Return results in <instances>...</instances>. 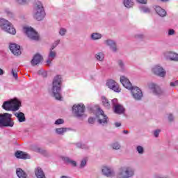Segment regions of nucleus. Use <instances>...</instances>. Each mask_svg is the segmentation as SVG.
Instances as JSON below:
<instances>
[{
  "instance_id": "f257e3e1",
  "label": "nucleus",
  "mask_w": 178,
  "mask_h": 178,
  "mask_svg": "<svg viewBox=\"0 0 178 178\" xmlns=\"http://www.w3.org/2000/svg\"><path fill=\"white\" fill-rule=\"evenodd\" d=\"M51 91L53 96L58 101L62 99V76L60 75H56L52 82Z\"/></svg>"
},
{
  "instance_id": "f03ea898",
  "label": "nucleus",
  "mask_w": 178,
  "mask_h": 178,
  "mask_svg": "<svg viewBox=\"0 0 178 178\" xmlns=\"http://www.w3.org/2000/svg\"><path fill=\"white\" fill-rule=\"evenodd\" d=\"M46 15L42 3L39 0H35L33 13V19L38 22H41L44 20Z\"/></svg>"
},
{
  "instance_id": "7ed1b4c3",
  "label": "nucleus",
  "mask_w": 178,
  "mask_h": 178,
  "mask_svg": "<svg viewBox=\"0 0 178 178\" xmlns=\"http://www.w3.org/2000/svg\"><path fill=\"white\" fill-rule=\"evenodd\" d=\"M22 106V102H20L17 98H14L8 101H5L3 103L2 108L4 111L16 112L20 109Z\"/></svg>"
},
{
  "instance_id": "20e7f679",
  "label": "nucleus",
  "mask_w": 178,
  "mask_h": 178,
  "mask_svg": "<svg viewBox=\"0 0 178 178\" xmlns=\"http://www.w3.org/2000/svg\"><path fill=\"white\" fill-rule=\"evenodd\" d=\"M134 176V168L130 166L121 167L116 173L117 178H132Z\"/></svg>"
},
{
  "instance_id": "39448f33",
  "label": "nucleus",
  "mask_w": 178,
  "mask_h": 178,
  "mask_svg": "<svg viewBox=\"0 0 178 178\" xmlns=\"http://www.w3.org/2000/svg\"><path fill=\"white\" fill-rule=\"evenodd\" d=\"M13 127L15 122L12 119V114L4 113H0V127Z\"/></svg>"
},
{
  "instance_id": "423d86ee",
  "label": "nucleus",
  "mask_w": 178,
  "mask_h": 178,
  "mask_svg": "<svg viewBox=\"0 0 178 178\" xmlns=\"http://www.w3.org/2000/svg\"><path fill=\"white\" fill-rule=\"evenodd\" d=\"M0 29L6 31V33H8V34H12L13 35L16 34V29L13 27L12 23L3 18H0Z\"/></svg>"
},
{
  "instance_id": "0eeeda50",
  "label": "nucleus",
  "mask_w": 178,
  "mask_h": 178,
  "mask_svg": "<svg viewBox=\"0 0 178 178\" xmlns=\"http://www.w3.org/2000/svg\"><path fill=\"white\" fill-rule=\"evenodd\" d=\"M96 118L98 119L97 122L99 124H102V126H108V124L109 123V118H108V115H105L104 111L100 108L97 109Z\"/></svg>"
},
{
  "instance_id": "6e6552de",
  "label": "nucleus",
  "mask_w": 178,
  "mask_h": 178,
  "mask_svg": "<svg viewBox=\"0 0 178 178\" xmlns=\"http://www.w3.org/2000/svg\"><path fill=\"white\" fill-rule=\"evenodd\" d=\"M96 118L98 119L97 122L99 124H102V126H108V124L109 123V118H108V115H105L104 111L100 108L97 109Z\"/></svg>"
},
{
  "instance_id": "1a4fd4ad",
  "label": "nucleus",
  "mask_w": 178,
  "mask_h": 178,
  "mask_svg": "<svg viewBox=\"0 0 178 178\" xmlns=\"http://www.w3.org/2000/svg\"><path fill=\"white\" fill-rule=\"evenodd\" d=\"M24 33L27 35V37H29L30 40H33V41H38V40H40L38 33H37V31L32 27H24Z\"/></svg>"
},
{
  "instance_id": "9d476101",
  "label": "nucleus",
  "mask_w": 178,
  "mask_h": 178,
  "mask_svg": "<svg viewBox=\"0 0 178 178\" xmlns=\"http://www.w3.org/2000/svg\"><path fill=\"white\" fill-rule=\"evenodd\" d=\"M86 106H84V104H74L72 106V112L76 118H81L84 115Z\"/></svg>"
},
{
  "instance_id": "9b49d317",
  "label": "nucleus",
  "mask_w": 178,
  "mask_h": 178,
  "mask_svg": "<svg viewBox=\"0 0 178 178\" xmlns=\"http://www.w3.org/2000/svg\"><path fill=\"white\" fill-rule=\"evenodd\" d=\"M111 104L115 113H117V115H122V113H124V107L118 103V99H112Z\"/></svg>"
},
{
  "instance_id": "f8f14e48",
  "label": "nucleus",
  "mask_w": 178,
  "mask_h": 178,
  "mask_svg": "<svg viewBox=\"0 0 178 178\" xmlns=\"http://www.w3.org/2000/svg\"><path fill=\"white\" fill-rule=\"evenodd\" d=\"M149 88L152 91L154 95H157L158 97H162V95H165V92L162 90V89H161V87H159V86L155 83H149Z\"/></svg>"
},
{
  "instance_id": "ddd939ff",
  "label": "nucleus",
  "mask_w": 178,
  "mask_h": 178,
  "mask_svg": "<svg viewBox=\"0 0 178 178\" xmlns=\"http://www.w3.org/2000/svg\"><path fill=\"white\" fill-rule=\"evenodd\" d=\"M129 90H131L133 98H134L136 101H141L143 98V91L140 90L138 87L132 86Z\"/></svg>"
},
{
  "instance_id": "4468645a",
  "label": "nucleus",
  "mask_w": 178,
  "mask_h": 178,
  "mask_svg": "<svg viewBox=\"0 0 178 178\" xmlns=\"http://www.w3.org/2000/svg\"><path fill=\"white\" fill-rule=\"evenodd\" d=\"M152 72L156 76H159V77H165L166 76V71L164 70L163 67L161 65H155L152 69Z\"/></svg>"
},
{
  "instance_id": "2eb2a0df",
  "label": "nucleus",
  "mask_w": 178,
  "mask_h": 178,
  "mask_svg": "<svg viewBox=\"0 0 178 178\" xmlns=\"http://www.w3.org/2000/svg\"><path fill=\"white\" fill-rule=\"evenodd\" d=\"M106 86L107 87H108V88H110V90H113V91H115V92H120L121 91L119 85L113 79H110L107 81Z\"/></svg>"
},
{
  "instance_id": "dca6fc26",
  "label": "nucleus",
  "mask_w": 178,
  "mask_h": 178,
  "mask_svg": "<svg viewBox=\"0 0 178 178\" xmlns=\"http://www.w3.org/2000/svg\"><path fill=\"white\" fill-rule=\"evenodd\" d=\"M164 56L165 58L173 62H178V54L173 51H165L164 53Z\"/></svg>"
},
{
  "instance_id": "f3484780",
  "label": "nucleus",
  "mask_w": 178,
  "mask_h": 178,
  "mask_svg": "<svg viewBox=\"0 0 178 178\" xmlns=\"http://www.w3.org/2000/svg\"><path fill=\"white\" fill-rule=\"evenodd\" d=\"M9 48L12 54L16 56H19V55L22 54V51H20V46L19 44L15 43L10 44Z\"/></svg>"
},
{
  "instance_id": "a211bd4d",
  "label": "nucleus",
  "mask_w": 178,
  "mask_h": 178,
  "mask_svg": "<svg viewBox=\"0 0 178 178\" xmlns=\"http://www.w3.org/2000/svg\"><path fill=\"white\" fill-rule=\"evenodd\" d=\"M56 58V51L52 50L51 49H49L48 58L46 61L47 66H50L51 63H52V60Z\"/></svg>"
},
{
  "instance_id": "6ab92c4d",
  "label": "nucleus",
  "mask_w": 178,
  "mask_h": 178,
  "mask_svg": "<svg viewBox=\"0 0 178 178\" xmlns=\"http://www.w3.org/2000/svg\"><path fill=\"white\" fill-rule=\"evenodd\" d=\"M120 83L122 84L123 87L127 88V90H131L133 85L129 80V79L126 78L124 76H122L120 77Z\"/></svg>"
},
{
  "instance_id": "aec40b11",
  "label": "nucleus",
  "mask_w": 178,
  "mask_h": 178,
  "mask_svg": "<svg viewBox=\"0 0 178 178\" xmlns=\"http://www.w3.org/2000/svg\"><path fill=\"white\" fill-rule=\"evenodd\" d=\"M104 44H106L107 47H109L113 52H118V46L116 45V42H115V40H106L104 41Z\"/></svg>"
},
{
  "instance_id": "412c9836",
  "label": "nucleus",
  "mask_w": 178,
  "mask_h": 178,
  "mask_svg": "<svg viewBox=\"0 0 178 178\" xmlns=\"http://www.w3.org/2000/svg\"><path fill=\"white\" fill-rule=\"evenodd\" d=\"M44 58H42V56H41L40 54H36L31 60V65L32 66H37V65L41 63V61Z\"/></svg>"
},
{
  "instance_id": "4be33fe9",
  "label": "nucleus",
  "mask_w": 178,
  "mask_h": 178,
  "mask_svg": "<svg viewBox=\"0 0 178 178\" xmlns=\"http://www.w3.org/2000/svg\"><path fill=\"white\" fill-rule=\"evenodd\" d=\"M102 173L104 176H106V177H113V176H115V172L106 166L102 167Z\"/></svg>"
},
{
  "instance_id": "5701e85b",
  "label": "nucleus",
  "mask_w": 178,
  "mask_h": 178,
  "mask_svg": "<svg viewBox=\"0 0 178 178\" xmlns=\"http://www.w3.org/2000/svg\"><path fill=\"white\" fill-rule=\"evenodd\" d=\"M15 155L18 159H30V155L20 150L17 151Z\"/></svg>"
},
{
  "instance_id": "b1692460",
  "label": "nucleus",
  "mask_w": 178,
  "mask_h": 178,
  "mask_svg": "<svg viewBox=\"0 0 178 178\" xmlns=\"http://www.w3.org/2000/svg\"><path fill=\"white\" fill-rule=\"evenodd\" d=\"M35 175L37 178H47L45 177V173L44 172V170H42V168L40 167H38L35 170Z\"/></svg>"
},
{
  "instance_id": "393cba45",
  "label": "nucleus",
  "mask_w": 178,
  "mask_h": 178,
  "mask_svg": "<svg viewBox=\"0 0 178 178\" xmlns=\"http://www.w3.org/2000/svg\"><path fill=\"white\" fill-rule=\"evenodd\" d=\"M154 10L159 16H161V17H165V16H166V10L161 8V6H156Z\"/></svg>"
},
{
  "instance_id": "a878e982",
  "label": "nucleus",
  "mask_w": 178,
  "mask_h": 178,
  "mask_svg": "<svg viewBox=\"0 0 178 178\" xmlns=\"http://www.w3.org/2000/svg\"><path fill=\"white\" fill-rule=\"evenodd\" d=\"M15 116L17 117V119L19 123H23V122H26V115L23 113V112L15 113Z\"/></svg>"
},
{
  "instance_id": "bb28decb",
  "label": "nucleus",
  "mask_w": 178,
  "mask_h": 178,
  "mask_svg": "<svg viewBox=\"0 0 178 178\" xmlns=\"http://www.w3.org/2000/svg\"><path fill=\"white\" fill-rule=\"evenodd\" d=\"M68 130H70V128H66V127L57 128L55 129V133L56 134H58V136H63V134H65V133L68 131Z\"/></svg>"
},
{
  "instance_id": "cd10ccee",
  "label": "nucleus",
  "mask_w": 178,
  "mask_h": 178,
  "mask_svg": "<svg viewBox=\"0 0 178 178\" xmlns=\"http://www.w3.org/2000/svg\"><path fill=\"white\" fill-rule=\"evenodd\" d=\"M16 175L19 178H27V173L22 168H17Z\"/></svg>"
},
{
  "instance_id": "c85d7f7f",
  "label": "nucleus",
  "mask_w": 178,
  "mask_h": 178,
  "mask_svg": "<svg viewBox=\"0 0 178 178\" xmlns=\"http://www.w3.org/2000/svg\"><path fill=\"white\" fill-rule=\"evenodd\" d=\"M62 159L65 162V163H70V165H72V166H74V168L77 166V163L67 156H63Z\"/></svg>"
},
{
  "instance_id": "c756f323",
  "label": "nucleus",
  "mask_w": 178,
  "mask_h": 178,
  "mask_svg": "<svg viewBox=\"0 0 178 178\" xmlns=\"http://www.w3.org/2000/svg\"><path fill=\"white\" fill-rule=\"evenodd\" d=\"M90 38L93 41H97V40H101V38H102V35L98 33H92L90 35Z\"/></svg>"
},
{
  "instance_id": "7c9ffc66",
  "label": "nucleus",
  "mask_w": 178,
  "mask_h": 178,
  "mask_svg": "<svg viewBox=\"0 0 178 178\" xmlns=\"http://www.w3.org/2000/svg\"><path fill=\"white\" fill-rule=\"evenodd\" d=\"M102 101L104 106L107 109H109L111 108V103L108 102L106 97L102 96Z\"/></svg>"
},
{
  "instance_id": "2f4dec72",
  "label": "nucleus",
  "mask_w": 178,
  "mask_h": 178,
  "mask_svg": "<svg viewBox=\"0 0 178 178\" xmlns=\"http://www.w3.org/2000/svg\"><path fill=\"white\" fill-rule=\"evenodd\" d=\"M111 147L112 149H115V151H118L122 148V145L119 142H115L111 145Z\"/></svg>"
},
{
  "instance_id": "473e14b6",
  "label": "nucleus",
  "mask_w": 178,
  "mask_h": 178,
  "mask_svg": "<svg viewBox=\"0 0 178 178\" xmlns=\"http://www.w3.org/2000/svg\"><path fill=\"white\" fill-rule=\"evenodd\" d=\"M105 58V54L103 52H99L95 54V58L97 60H99V62H102Z\"/></svg>"
},
{
  "instance_id": "72a5a7b5",
  "label": "nucleus",
  "mask_w": 178,
  "mask_h": 178,
  "mask_svg": "<svg viewBox=\"0 0 178 178\" xmlns=\"http://www.w3.org/2000/svg\"><path fill=\"white\" fill-rule=\"evenodd\" d=\"M123 3L125 8H128V9H129V8H133V6L134 5V3H133L131 0H124Z\"/></svg>"
},
{
  "instance_id": "f704fd0d",
  "label": "nucleus",
  "mask_w": 178,
  "mask_h": 178,
  "mask_svg": "<svg viewBox=\"0 0 178 178\" xmlns=\"http://www.w3.org/2000/svg\"><path fill=\"white\" fill-rule=\"evenodd\" d=\"M136 151L139 154V155H143L145 152L144 150V147L143 146L138 145L136 147Z\"/></svg>"
},
{
  "instance_id": "c9c22d12",
  "label": "nucleus",
  "mask_w": 178,
  "mask_h": 178,
  "mask_svg": "<svg viewBox=\"0 0 178 178\" xmlns=\"http://www.w3.org/2000/svg\"><path fill=\"white\" fill-rule=\"evenodd\" d=\"M59 42H60V40H57L54 41V42L51 44L49 49L55 50V49L58 47V45H59Z\"/></svg>"
},
{
  "instance_id": "e433bc0d",
  "label": "nucleus",
  "mask_w": 178,
  "mask_h": 178,
  "mask_svg": "<svg viewBox=\"0 0 178 178\" xmlns=\"http://www.w3.org/2000/svg\"><path fill=\"white\" fill-rule=\"evenodd\" d=\"M36 152L42 154V155H44V156H47V155H48V152L46 150H44L40 147L36 148Z\"/></svg>"
},
{
  "instance_id": "4c0bfd02",
  "label": "nucleus",
  "mask_w": 178,
  "mask_h": 178,
  "mask_svg": "<svg viewBox=\"0 0 178 178\" xmlns=\"http://www.w3.org/2000/svg\"><path fill=\"white\" fill-rule=\"evenodd\" d=\"M140 9L143 13H151V10L148 7L143 6Z\"/></svg>"
},
{
  "instance_id": "58836bf2",
  "label": "nucleus",
  "mask_w": 178,
  "mask_h": 178,
  "mask_svg": "<svg viewBox=\"0 0 178 178\" xmlns=\"http://www.w3.org/2000/svg\"><path fill=\"white\" fill-rule=\"evenodd\" d=\"M38 74H39V76H42V77H47V76H48L47 71H45L44 70H39L38 72Z\"/></svg>"
},
{
  "instance_id": "ea45409f",
  "label": "nucleus",
  "mask_w": 178,
  "mask_h": 178,
  "mask_svg": "<svg viewBox=\"0 0 178 178\" xmlns=\"http://www.w3.org/2000/svg\"><path fill=\"white\" fill-rule=\"evenodd\" d=\"M19 5H27L30 2V0H15Z\"/></svg>"
},
{
  "instance_id": "a19ab883",
  "label": "nucleus",
  "mask_w": 178,
  "mask_h": 178,
  "mask_svg": "<svg viewBox=\"0 0 178 178\" xmlns=\"http://www.w3.org/2000/svg\"><path fill=\"white\" fill-rule=\"evenodd\" d=\"M64 123H65V120L62 118H59L55 121L54 124L59 126V124H63Z\"/></svg>"
},
{
  "instance_id": "79ce46f5",
  "label": "nucleus",
  "mask_w": 178,
  "mask_h": 178,
  "mask_svg": "<svg viewBox=\"0 0 178 178\" xmlns=\"http://www.w3.org/2000/svg\"><path fill=\"white\" fill-rule=\"evenodd\" d=\"M78 148H81L82 149H88L89 147L87 145L78 143L77 145Z\"/></svg>"
},
{
  "instance_id": "37998d69",
  "label": "nucleus",
  "mask_w": 178,
  "mask_h": 178,
  "mask_svg": "<svg viewBox=\"0 0 178 178\" xmlns=\"http://www.w3.org/2000/svg\"><path fill=\"white\" fill-rule=\"evenodd\" d=\"M11 74H13L15 80H17V79H19V76H17V71L16 70L12 69Z\"/></svg>"
},
{
  "instance_id": "c03bdc74",
  "label": "nucleus",
  "mask_w": 178,
  "mask_h": 178,
  "mask_svg": "<svg viewBox=\"0 0 178 178\" xmlns=\"http://www.w3.org/2000/svg\"><path fill=\"white\" fill-rule=\"evenodd\" d=\"M66 33H67V30H66V29L65 28H61L59 31V34L60 35H61L62 37H63V35H66Z\"/></svg>"
},
{
  "instance_id": "a18cd8bd",
  "label": "nucleus",
  "mask_w": 178,
  "mask_h": 178,
  "mask_svg": "<svg viewBox=\"0 0 178 178\" xmlns=\"http://www.w3.org/2000/svg\"><path fill=\"white\" fill-rule=\"evenodd\" d=\"M118 65L120 66V69L122 70H124V63H123V60H118Z\"/></svg>"
},
{
  "instance_id": "49530a36",
  "label": "nucleus",
  "mask_w": 178,
  "mask_h": 178,
  "mask_svg": "<svg viewBox=\"0 0 178 178\" xmlns=\"http://www.w3.org/2000/svg\"><path fill=\"white\" fill-rule=\"evenodd\" d=\"M86 165H87V159H83L81 161L80 168H83L86 166Z\"/></svg>"
},
{
  "instance_id": "de8ad7c7",
  "label": "nucleus",
  "mask_w": 178,
  "mask_h": 178,
  "mask_svg": "<svg viewBox=\"0 0 178 178\" xmlns=\"http://www.w3.org/2000/svg\"><path fill=\"white\" fill-rule=\"evenodd\" d=\"M159 133H161V129H156L154 131V137L157 138V137H159Z\"/></svg>"
},
{
  "instance_id": "09e8293b",
  "label": "nucleus",
  "mask_w": 178,
  "mask_h": 178,
  "mask_svg": "<svg viewBox=\"0 0 178 178\" xmlns=\"http://www.w3.org/2000/svg\"><path fill=\"white\" fill-rule=\"evenodd\" d=\"M6 13L7 16H8V17H13V16H14L13 13H12L10 10H6Z\"/></svg>"
},
{
  "instance_id": "8fccbe9b",
  "label": "nucleus",
  "mask_w": 178,
  "mask_h": 178,
  "mask_svg": "<svg viewBox=\"0 0 178 178\" xmlns=\"http://www.w3.org/2000/svg\"><path fill=\"white\" fill-rule=\"evenodd\" d=\"M170 87H177L178 86V81H175L174 82H171L170 83Z\"/></svg>"
},
{
  "instance_id": "3c124183",
  "label": "nucleus",
  "mask_w": 178,
  "mask_h": 178,
  "mask_svg": "<svg viewBox=\"0 0 178 178\" xmlns=\"http://www.w3.org/2000/svg\"><path fill=\"white\" fill-rule=\"evenodd\" d=\"M168 120L169 122H173L175 120V117L173 116L172 114L168 115Z\"/></svg>"
},
{
  "instance_id": "603ef678",
  "label": "nucleus",
  "mask_w": 178,
  "mask_h": 178,
  "mask_svg": "<svg viewBox=\"0 0 178 178\" xmlns=\"http://www.w3.org/2000/svg\"><path fill=\"white\" fill-rule=\"evenodd\" d=\"M136 38H138V40H143L144 38V35L137 34L136 35Z\"/></svg>"
},
{
  "instance_id": "864d4df0",
  "label": "nucleus",
  "mask_w": 178,
  "mask_h": 178,
  "mask_svg": "<svg viewBox=\"0 0 178 178\" xmlns=\"http://www.w3.org/2000/svg\"><path fill=\"white\" fill-rule=\"evenodd\" d=\"M94 122H95V120H94L93 118H92V117L89 118V119H88V123H89L90 124H94Z\"/></svg>"
},
{
  "instance_id": "5fc2aeb1",
  "label": "nucleus",
  "mask_w": 178,
  "mask_h": 178,
  "mask_svg": "<svg viewBox=\"0 0 178 178\" xmlns=\"http://www.w3.org/2000/svg\"><path fill=\"white\" fill-rule=\"evenodd\" d=\"M168 35H175V30L174 29H169Z\"/></svg>"
},
{
  "instance_id": "6e6d98bb",
  "label": "nucleus",
  "mask_w": 178,
  "mask_h": 178,
  "mask_svg": "<svg viewBox=\"0 0 178 178\" xmlns=\"http://www.w3.org/2000/svg\"><path fill=\"white\" fill-rule=\"evenodd\" d=\"M137 2L139 3H142L143 5H146L147 3V0H136Z\"/></svg>"
},
{
  "instance_id": "4d7b16f0",
  "label": "nucleus",
  "mask_w": 178,
  "mask_h": 178,
  "mask_svg": "<svg viewBox=\"0 0 178 178\" xmlns=\"http://www.w3.org/2000/svg\"><path fill=\"white\" fill-rule=\"evenodd\" d=\"M115 127H120L122 126V124L120 122H115Z\"/></svg>"
},
{
  "instance_id": "13d9d810",
  "label": "nucleus",
  "mask_w": 178,
  "mask_h": 178,
  "mask_svg": "<svg viewBox=\"0 0 178 178\" xmlns=\"http://www.w3.org/2000/svg\"><path fill=\"white\" fill-rule=\"evenodd\" d=\"M5 74V71H3V70L0 68V76H3V74Z\"/></svg>"
},
{
  "instance_id": "bf43d9fd",
  "label": "nucleus",
  "mask_w": 178,
  "mask_h": 178,
  "mask_svg": "<svg viewBox=\"0 0 178 178\" xmlns=\"http://www.w3.org/2000/svg\"><path fill=\"white\" fill-rule=\"evenodd\" d=\"M123 133H124V134H129V131H127V130H124V131H123Z\"/></svg>"
},
{
  "instance_id": "052dcab7",
  "label": "nucleus",
  "mask_w": 178,
  "mask_h": 178,
  "mask_svg": "<svg viewBox=\"0 0 178 178\" xmlns=\"http://www.w3.org/2000/svg\"><path fill=\"white\" fill-rule=\"evenodd\" d=\"M162 2H169V0H161Z\"/></svg>"
}]
</instances>
